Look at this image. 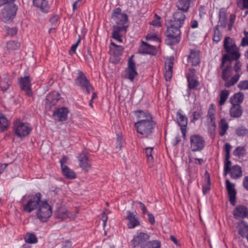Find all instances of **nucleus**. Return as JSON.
Listing matches in <instances>:
<instances>
[{
	"mask_svg": "<svg viewBox=\"0 0 248 248\" xmlns=\"http://www.w3.org/2000/svg\"><path fill=\"white\" fill-rule=\"evenodd\" d=\"M246 154V147H237L233 151V155H244Z\"/></svg>",
	"mask_w": 248,
	"mask_h": 248,
	"instance_id": "864d4df0",
	"label": "nucleus"
},
{
	"mask_svg": "<svg viewBox=\"0 0 248 248\" xmlns=\"http://www.w3.org/2000/svg\"><path fill=\"white\" fill-rule=\"evenodd\" d=\"M79 166L82 170L88 172L91 168V161L88 156H78Z\"/></svg>",
	"mask_w": 248,
	"mask_h": 248,
	"instance_id": "412c9836",
	"label": "nucleus"
},
{
	"mask_svg": "<svg viewBox=\"0 0 248 248\" xmlns=\"http://www.w3.org/2000/svg\"><path fill=\"white\" fill-rule=\"evenodd\" d=\"M110 45L115 47V50L113 52V53L114 55H119L123 52L124 48L122 46L117 45L113 42H111Z\"/></svg>",
	"mask_w": 248,
	"mask_h": 248,
	"instance_id": "603ef678",
	"label": "nucleus"
},
{
	"mask_svg": "<svg viewBox=\"0 0 248 248\" xmlns=\"http://www.w3.org/2000/svg\"><path fill=\"white\" fill-rule=\"evenodd\" d=\"M237 88L240 90H248V80L240 81L237 84Z\"/></svg>",
	"mask_w": 248,
	"mask_h": 248,
	"instance_id": "3c124183",
	"label": "nucleus"
},
{
	"mask_svg": "<svg viewBox=\"0 0 248 248\" xmlns=\"http://www.w3.org/2000/svg\"><path fill=\"white\" fill-rule=\"evenodd\" d=\"M13 130L16 136L19 138L25 137L31 131L32 128L29 124L24 123L19 119L15 121Z\"/></svg>",
	"mask_w": 248,
	"mask_h": 248,
	"instance_id": "20e7f679",
	"label": "nucleus"
},
{
	"mask_svg": "<svg viewBox=\"0 0 248 248\" xmlns=\"http://www.w3.org/2000/svg\"><path fill=\"white\" fill-rule=\"evenodd\" d=\"M232 149V146L229 143H225L223 150L225 153V155H230Z\"/></svg>",
	"mask_w": 248,
	"mask_h": 248,
	"instance_id": "338daca9",
	"label": "nucleus"
},
{
	"mask_svg": "<svg viewBox=\"0 0 248 248\" xmlns=\"http://www.w3.org/2000/svg\"><path fill=\"white\" fill-rule=\"evenodd\" d=\"M80 39H78V41L76 43L72 45V46H71V48L69 50V53L70 54H74L76 52V49L78 47V46L79 44L80 43Z\"/></svg>",
	"mask_w": 248,
	"mask_h": 248,
	"instance_id": "680f3d73",
	"label": "nucleus"
},
{
	"mask_svg": "<svg viewBox=\"0 0 248 248\" xmlns=\"http://www.w3.org/2000/svg\"><path fill=\"white\" fill-rule=\"evenodd\" d=\"M161 18L157 15H155V19L152 21L151 24L156 27L161 26V23L160 21Z\"/></svg>",
	"mask_w": 248,
	"mask_h": 248,
	"instance_id": "5fc2aeb1",
	"label": "nucleus"
},
{
	"mask_svg": "<svg viewBox=\"0 0 248 248\" xmlns=\"http://www.w3.org/2000/svg\"><path fill=\"white\" fill-rule=\"evenodd\" d=\"M25 240L26 242L29 244H35L37 242V239L36 236L31 233H27L26 234Z\"/></svg>",
	"mask_w": 248,
	"mask_h": 248,
	"instance_id": "a18cd8bd",
	"label": "nucleus"
},
{
	"mask_svg": "<svg viewBox=\"0 0 248 248\" xmlns=\"http://www.w3.org/2000/svg\"><path fill=\"white\" fill-rule=\"evenodd\" d=\"M244 94L243 93L239 92L234 93L229 99V102L232 105H239L244 100Z\"/></svg>",
	"mask_w": 248,
	"mask_h": 248,
	"instance_id": "c85d7f7f",
	"label": "nucleus"
},
{
	"mask_svg": "<svg viewBox=\"0 0 248 248\" xmlns=\"http://www.w3.org/2000/svg\"><path fill=\"white\" fill-rule=\"evenodd\" d=\"M113 31L112 33V36L113 39H115L120 43L122 42V39H121L122 33L123 32H125L126 30L125 26H118L116 25L113 26Z\"/></svg>",
	"mask_w": 248,
	"mask_h": 248,
	"instance_id": "5701e85b",
	"label": "nucleus"
},
{
	"mask_svg": "<svg viewBox=\"0 0 248 248\" xmlns=\"http://www.w3.org/2000/svg\"><path fill=\"white\" fill-rule=\"evenodd\" d=\"M176 120L179 125L181 127V132L184 138L186 136V126L187 124V118L182 113L181 109H179L176 113Z\"/></svg>",
	"mask_w": 248,
	"mask_h": 248,
	"instance_id": "2eb2a0df",
	"label": "nucleus"
},
{
	"mask_svg": "<svg viewBox=\"0 0 248 248\" xmlns=\"http://www.w3.org/2000/svg\"><path fill=\"white\" fill-rule=\"evenodd\" d=\"M18 83L20 89L24 91L28 96L32 95L31 81L29 76L21 77L18 79Z\"/></svg>",
	"mask_w": 248,
	"mask_h": 248,
	"instance_id": "4468645a",
	"label": "nucleus"
},
{
	"mask_svg": "<svg viewBox=\"0 0 248 248\" xmlns=\"http://www.w3.org/2000/svg\"><path fill=\"white\" fill-rule=\"evenodd\" d=\"M146 40H151L157 42L158 43L160 42V39L157 35L155 33L151 34L149 33L147 35L146 37Z\"/></svg>",
	"mask_w": 248,
	"mask_h": 248,
	"instance_id": "6e6d98bb",
	"label": "nucleus"
},
{
	"mask_svg": "<svg viewBox=\"0 0 248 248\" xmlns=\"http://www.w3.org/2000/svg\"><path fill=\"white\" fill-rule=\"evenodd\" d=\"M9 126V124L7 119L4 115L0 113V132L5 131Z\"/></svg>",
	"mask_w": 248,
	"mask_h": 248,
	"instance_id": "a19ab883",
	"label": "nucleus"
},
{
	"mask_svg": "<svg viewBox=\"0 0 248 248\" xmlns=\"http://www.w3.org/2000/svg\"><path fill=\"white\" fill-rule=\"evenodd\" d=\"M143 153L146 155H152V154H156L155 153L154 149L152 147L145 148L143 150Z\"/></svg>",
	"mask_w": 248,
	"mask_h": 248,
	"instance_id": "e2e57ef3",
	"label": "nucleus"
},
{
	"mask_svg": "<svg viewBox=\"0 0 248 248\" xmlns=\"http://www.w3.org/2000/svg\"><path fill=\"white\" fill-rule=\"evenodd\" d=\"M223 47L227 54L222 58L223 65L224 61L238 60L239 59L241 54L239 51V48L235 44V41L230 37H226L223 41Z\"/></svg>",
	"mask_w": 248,
	"mask_h": 248,
	"instance_id": "f03ea898",
	"label": "nucleus"
},
{
	"mask_svg": "<svg viewBox=\"0 0 248 248\" xmlns=\"http://www.w3.org/2000/svg\"><path fill=\"white\" fill-rule=\"evenodd\" d=\"M235 132L238 136H244L248 133V130L243 126H240L236 129Z\"/></svg>",
	"mask_w": 248,
	"mask_h": 248,
	"instance_id": "49530a36",
	"label": "nucleus"
},
{
	"mask_svg": "<svg viewBox=\"0 0 248 248\" xmlns=\"http://www.w3.org/2000/svg\"><path fill=\"white\" fill-rule=\"evenodd\" d=\"M226 185L230 203L232 205H234L236 202V191L234 189V185L231 183L229 180H227Z\"/></svg>",
	"mask_w": 248,
	"mask_h": 248,
	"instance_id": "a211bd4d",
	"label": "nucleus"
},
{
	"mask_svg": "<svg viewBox=\"0 0 248 248\" xmlns=\"http://www.w3.org/2000/svg\"><path fill=\"white\" fill-rule=\"evenodd\" d=\"M244 37L242 38L241 42V46H248V31H244Z\"/></svg>",
	"mask_w": 248,
	"mask_h": 248,
	"instance_id": "4d7b16f0",
	"label": "nucleus"
},
{
	"mask_svg": "<svg viewBox=\"0 0 248 248\" xmlns=\"http://www.w3.org/2000/svg\"><path fill=\"white\" fill-rule=\"evenodd\" d=\"M230 156H226V161L224 164V174L226 175L228 173H229V170L231 168V161L230 160Z\"/></svg>",
	"mask_w": 248,
	"mask_h": 248,
	"instance_id": "09e8293b",
	"label": "nucleus"
},
{
	"mask_svg": "<svg viewBox=\"0 0 248 248\" xmlns=\"http://www.w3.org/2000/svg\"><path fill=\"white\" fill-rule=\"evenodd\" d=\"M221 37L222 35L219 31V25H217L214 29L213 41L217 43L221 40Z\"/></svg>",
	"mask_w": 248,
	"mask_h": 248,
	"instance_id": "c03bdc74",
	"label": "nucleus"
},
{
	"mask_svg": "<svg viewBox=\"0 0 248 248\" xmlns=\"http://www.w3.org/2000/svg\"><path fill=\"white\" fill-rule=\"evenodd\" d=\"M126 218L128 220L127 225L129 228H134L140 225V221L136 213L135 214L127 211H126Z\"/></svg>",
	"mask_w": 248,
	"mask_h": 248,
	"instance_id": "f3484780",
	"label": "nucleus"
},
{
	"mask_svg": "<svg viewBox=\"0 0 248 248\" xmlns=\"http://www.w3.org/2000/svg\"><path fill=\"white\" fill-rule=\"evenodd\" d=\"M17 7L15 3H11L4 6L1 11V18L2 20L6 22L13 19L16 16Z\"/></svg>",
	"mask_w": 248,
	"mask_h": 248,
	"instance_id": "6e6552de",
	"label": "nucleus"
},
{
	"mask_svg": "<svg viewBox=\"0 0 248 248\" xmlns=\"http://www.w3.org/2000/svg\"><path fill=\"white\" fill-rule=\"evenodd\" d=\"M135 115L138 121L135 124H139L148 121H153L152 115L147 111L138 110L136 111Z\"/></svg>",
	"mask_w": 248,
	"mask_h": 248,
	"instance_id": "dca6fc26",
	"label": "nucleus"
},
{
	"mask_svg": "<svg viewBox=\"0 0 248 248\" xmlns=\"http://www.w3.org/2000/svg\"><path fill=\"white\" fill-rule=\"evenodd\" d=\"M61 168L62 174L66 179L72 180L77 177L76 172L67 166Z\"/></svg>",
	"mask_w": 248,
	"mask_h": 248,
	"instance_id": "c756f323",
	"label": "nucleus"
},
{
	"mask_svg": "<svg viewBox=\"0 0 248 248\" xmlns=\"http://www.w3.org/2000/svg\"><path fill=\"white\" fill-rule=\"evenodd\" d=\"M204 179L206 183L202 186V192L206 194L210 189V178L209 173L206 171L204 173Z\"/></svg>",
	"mask_w": 248,
	"mask_h": 248,
	"instance_id": "ea45409f",
	"label": "nucleus"
},
{
	"mask_svg": "<svg viewBox=\"0 0 248 248\" xmlns=\"http://www.w3.org/2000/svg\"><path fill=\"white\" fill-rule=\"evenodd\" d=\"M33 3L34 6L40 8L42 11L48 12L49 7L46 0H33Z\"/></svg>",
	"mask_w": 248,
	"mask_h": 248,
	"instance_id": "c9c22d12",
	"label": "nucleus"
},
{
	"mask_svg": "<svg viewBox=\"0 0 248 248\" xmlns=\"http://www.w3.org/2000/svg\"><path fill=\"white\" fill-rule=\"evenodd\" d=\"M20 47V43L16 41H10L6 44V48L9 53L19 49Z\"/></svg>",
	"mask_w": 248,
	"mask_h": 248,
	"instance_id": "58836bf2",
	"label": "nucleus"
},
{
	"mask_svg": "<svg viewBox=\"0 0 248 248\" xmlns=\"http://www.w3.org/2000/svg\"><path fill=\"white\" fill-rule=\"evenodd\" d=\"M60 99V94L57 92H52L48 93L46 98V103L50 105H54Z\"/></svg>",
	"mask_w": 248,
	"mask_h": 248,
	"instance_id": "a878e982",
	"label": "nucleus"
},
{
	"mask_svg": "<svg viewBox=\"0 0 248 248\" xmlns=\"http://www.w3.org/2000/svg\"><path fill=\"white\" fill-rule=\"evenodd\" d=\"M56 217L57 218H61L62 219L70 218H74L75 215L69 213L67 210L64 209H59L57 213H55Z\"/></svg>",
	"mask_w": 248,
	"mask_h": 248,
	"instance_id": "473e14b6",
	"label": "nucleus"
},
{
	"mask_svg": "<svg viewBox=\"0 0 248 248\" xmlns=\"http://www.w3.org/2000/svg\"><path fill=\"white\" fill-rule=\"evenodd\" d=\"M219 134L220 136H223L229 128V124L225 119L220 120L218 124Z\"/></svg>",
	"mask_w": 248,
	"mask_h": 248,
	"instance_id": "e433bc0d",
	"label": "nucleus"
},
{
	"mask_svg": "<svg viewBox=\"0 0 248 248\" xmlns=\"http://www.w3.org/2000/svg\"><path fill=\"white\" fill-rule=\"evenodd\" d=\"M232 69L231 66H226L222 70L221 78L224 81V86L229 88L235 85L237 82H232L233 76H232Z\"/></svg>",
	"mask_w": 248,
	"mask_h": 248,
	"instance_id": "f8f14e48",
	"label": "nucleus"
},
{
	"mask_svg": "<svg viewBox=\"0 0 248 248\" xmlns=\"http://www.w3.org/2000/svg\"><path fill=\"white\" fill-rule=\"evenodd\" d=\"M133 56H131L128 60V66L125 70L124 77L133 82L138 74L136 70V64L133 59Z\"/></svg>",
	"mask_w": 248,
	"mask_h": 248,
	"instance_id": "1a4fd4ad",
	"label": "nucleus"
},
{
	"mask_svg": "<svg viewBox=\"0 0 248 248\" xmlns=\"http://www.w3.org/2000/svg\"><path fill=\"white\" fill-rule=\"evenodd\" d=\"M187 61L193 66L198 65L200 62V52L198 50H191L187 57Z\"/></svg>",
	"mask_w": 248,
	"mask_h": 248,
	"instance_id": "b1692460",
	"label": "nucleus"
},
{
	"mask_svg": "<svg viewBox=\"0 0 248 248\" xmlns=\"http://www.w3.org/2000/svg\"><path fill=\"white\" fill-rule=\"evenodd\" d=\"M52 213V208L46 202H42L36 211L37 218L41 222L47 221Z\"/></svg>",
	"mask_w": 248,
	"mask_h": 248,
	"instance_id": "39448f33",
	"label": "nucleus"
},
{
	"mask_svg": "<svg viewBox=\"0 0 248 248\" xmlns=\"http://www.w3.org/2000/svg\"><path fill=\"white\" fill-rule=\"evenodd\" d=\"M247 208L244 205L237 206L233 211V215L236 219L243 218L247 211Z\"/></svg>",
	"mask_w": 248,
	"mask_h": 248,
	"instance_id": "7c9ffc66",
	"label": "nucleus"
},
{
	"mask_svg": "<svg viewBox=\"0 0 248 248\" xmlns=\"http://www.w3.org/2000/svg\"><path fill=\"white\" fill-rule=\"evenodd\" d=\"M227 15L226 10L225 8H221L219 12V26L225 28L226 26Z\"/></svg>",
	"mask_w": 248,
	"mask_h": 248,
	"instance_id": "f704fd0d",
	"label": "nucleus"
},
{
	"mask_svg": "<svg viewBox=\"0 0 248 248\" xmlns=\"http://www.w3.org/2000/svg\"><path fill=\"white\" fill-rule=\"evenodd\" d=\"M190 5V0H178L176 6L178 10L183 12H187Z\"/></svg>",
	"mask_w": 248,
	"mask_h": 248,
	"instance_id": "72a5a7b5",
	"label": "nucleus"
},
{
	"mask_svg": "<svg viewBox=\"0 0 248 248\" xmlns=\"http://www.w3.org/2000/svg\"><path fill=\"white\" fill-rule=\"evenodd\" d=\"M139 52L141 54L155 55L156 52V48L155 46L142 42L139 49Z\"/></svg>",
	"mask_w": 248,
	"mask_h": 248,
	"instance_id": "aec40b11",
	"label": "nucleus"
},
{
	"mask_svg": "<svg viewBox=\"0 0 248 248\" xmlns=\"http://www.w3.org/2000/svg\"><path fill=\"white\" fill-rule=\"evenodd\" d=\"M78 74V77L75 79V84L85 91L87 93L89 94L93 90V87L91 85L90 81L82 72L79 71Z\"/></svg>",
	"mask_w": 248,
	"mask_h": 248,
	"instance_id": "423d86ee",
	"label": "nucleus"
},
{
	"mask_svg": "<svg viewBox=\"0 0 248 248\" xmlns=\"http://www.w3.org/2000/svg\"><path fill=\"white\" fill-rule=\"evenodd\" d=\"M230 94V92L227 90H223L220 92V93L219 95V105L220 106H222L225 103L226 100L229 97Z\"/></svg>",
	"mask_w": 248,
	"mask_h": 248,
	"instance_id": "79ce46f5",
	"label": "nucleus"
},
{
	"mask_svg": "<svg viewBox=\"0 0 248 248\" xmlns=\"http://www.w3.org/2000/svg\"><path fill=\"white\" fill-rule=\"evenodd\" d=\"M189 162L190 163H196V164H202L203 162V160L202 159H201V158H200V159H198V158H194V157H189Z\"/></svg>",
	"mask_w": 248,
	"mask_h": 248,
	"instance_id": "0e129e2a",
	"label": "nucleus"
},
{
	"mask_svg": "<svg viewBox=\"0 0 248 248\" xmlns=\"http://www.w3.org/2000/svg\"><path fill=\"white\" fill-rule=\"evenodd\" d=\"M68 110L67 108L62 107L59 108L54 111L53 116L56 120L62 122L67 119Z\"/></svg>",
	"mask_w": 248,
	"mask_h": 248,
	"instance_id": "6ab92c4d",
	"label": "nucleus"
},
{
	"mask_svg": "<svg viewBox=\"0 0 248 248\" xmlns=\"http://www.w3.org/2000/svg\"><path fill=\"white\" fill-rule=\"evenodd\" d=\"M122 137L120 136H118L116 143V148L118 150H121L122 147Z\"/></svg>",
	"mask_w": 248,
	"mask_h": 248,
	"instance_id": "69168bd1",
	"label": "nucleus"
},
{
	"mask_svg": "<svg viewBox=\"0 0 248 248\" xmlns=\"http://www.w3.org/2000/svg\"><path fill=\"white\" fill-rule=\"evenodd\" d=\"M149 238L150 235L148 233L138 232L131 241V245L134 248L137 246H140V248H141L143 246L145 245Z\"/></svg>",
	"mask_w": 248,
	"mask_h": 248,
	"instance_id": "9b49d317",
	"label": "nucleus"
},
{
	"mask_svg": "<svg viewBox=\"0 0 248 248\" xmlns=\"http://www.w3.org/2000/svg\"><path fill=\"white\" fill-rule=\"evenodd\" d=\"M173 20H168L165 22L167 27L166 35L167 38L173 41L180 36V29L183 26L186 16L181 12H176L173 15Z\"/></svg>",
	"mask_w": 248,
	"mask_h": 248,
	"instance_id": "f257e3e1",
	"label": "nucleus"
},
{
	"mask_svg": "<svg viewBox=\"0 0 248 248\" xmlns=\"http://www.w3.org/2000/svg\"><path fill=\"white\" fill-rule=\"evenodd\" d=\"M0 78V88L2 91L5 92L7 90L12 84L11 78L8 74H3Z\"/></svg>",
	"mask_w": 248,
	"mask_h": 248,
	"instance_id": "393cba45",
	"label": "nucleus"
},
{
	"mask_svg": "<svg viewBox=\"0 0 248 248\" xmlns=\"http://www.w3.org/2000/svg\"><path fill=\"white\" fill-rule=\"evenodd\" d=\"M5 28L6 31V33L9 36H13L15 35L17 33V29L16 28H9L8 27H5Z\"/></svg>",
	"mask_w": 248,
	"mask_h": 248,
	"instance_id": "13d9d810",
	"label": "nucleus"
},
{
	"mask_svg": "<svg viewBox=\"0 0 248 248\" xmlns=\"http://www.w3.org/2000/svg\"><path fill=\"white\" fill-rule=\"evenodd\" d=\"M213 105L212 104L210 105V107L208 109V113L206 116L207 121L211 124L213 126H216L215 123V110L213 108Z\"/></svg>",
	"mask_w": 248,
	"mask_h": 248,
	"instance_id": "4c0bfd02",
	"label": "nucleus"
},
{
	"mask_svg": "<svg viewBox=\"0 0 248 248\" xmlns=\"http://www.w3.org/2000/svg\"><path fill=\"white\" fill-rule=\"evenodd\" d=\"M173 57L167 59L165 62V78L167 81L170 80L172 75V68L173 66Z\"/></svg>",
	"mask_w": 248,
	"mask_h": 248,
	"instance_id": "4be33fe9",
	"label": "nucleus"
},
{
	"mask_svg": "<svg viewBox=\"0 0 248 248\" xmlns=\"http://www.w3.org/2000/svg\"><path fill=\"white\" fill-rule=\"evenodd\" d=\"M203 114V111L201 107L196 111L193 112L192 121L195 122L199 120Z\"/></svg>",
	"mask_w": 248,
	"mask_h": 248,
	"instance_id": "8fccbe9b",
	"label": "nucleus"
},
{
	"mask_svg": "<svg viewBox=\"0 0 248 248\" xmlns=\"http://www.w3.org/2000/svg\"><path fill=\"white\" fill-rule=\"evenodd\" d=\"M204 140L201 136L194 135L190 137V147L193 151L202 150L204 146Z\"/></svg>",
	"mask_w": 248,
	"mask_h": 248,
	"instance_id": "ddd939ff",
	"label": "nucleus"
},
{
	"mask_svg": "<svg viewBox=\"0 0 248 248\" xmlns=\"http://www.w3.org/2000/svg\"><path fill=\"white\" fill-rule=\"evenodd\" d=\"M242 108L239 105H232L229 110L230 116L234 118L240 117L242 116Z\"/></svg>",
	"mask_w": 248,
	"mask_h": 248,
	"instance_id": "cd10ccee",
	"label": "nucleus"
},
{
	"mask_svg": "<svg viewBox=\"0 0 248 248\" xmlns=\"http://www.w3.org/2000/svg\"><path fill=\"white\" fill-rule=\"evenodd\" d=\"M188 87L190 89H195L199 85L198 81L196 78L187 79Z\"/></svg>",
	"mask_w": 248,
	"mask_h": 248,
	"instance_id": "de8ad7c7",
	"label": "nucleus"
},
{
	"mask_svg": "<svg viewBox=\"0 0 248 248\" xmlns=\"http://www.w3.org/2000/svg\"><path fill=\"white\" fill-rule=\"evenodd\" d=\"M134 125L137 132L144 138H147L151 135L156 127V124L154 121H147L146 122Z\"/></svg>",
	"mask_w": 248,
	"mask_h": 248,
	"instance_id": "7ed1b4c3",
	"label": "nucleus"
},
{
	"mask_svg": "<svg viewBox=\"0 0 248 248\" xmlns=\"http://www.w3.org/2000/svg\"><path fill=\"white\" fill-rule=\"evenodd\" d=\"M41 195L40 193L36 194L31 198L27 203L25 205L24 209L25 211L31 213L36 209L42 202L41 201Z\"/></svg>",
	"mask_w": 248,
	"mask_h": 248,
	"instance_id": "9d476101",
	"label": "nucleus"
},
{
	"mask_svg": "<svg viewBox=\"0 0 248 248\" xmlns=\"http://www.w3.org/2000/svg\"><path fill=\"white\" fill-rule=\"evenodd\" d=\"M197 172V169L195 167H191L189 166L187 170V172L189 177L192 178L194 177V174Z\"/></svg>",
	"mask_w": 248,
	"mask_h": 248,
	"instance_id": "052dcab7",
	"label": "nucleus"
},
{
	"mask_svg": "<svg viewBox=\"0 0 248 248\" xmlns=\"http://www.w3.org/2000/svg\"><path fill=\"white\" fill-rule=\"evenodd\" d=\"M236 62L233 66V70L235 73V74L233 76V78L232 79L233 82H238L243 73L241 70L242 63L238 60H235Z\"/></svg>",
	"mask_w": 248,
	"mask_h": 248,
	"instance_id": "bb28decb",
	"label": "nucleus"
},
{
	"mask_svg": "<svg viewBox=\"0 0 248 248\" xmlns=\"http://www.w3.org/2000/svg\"><path fill=\"white\" fill-rule=\"evenodd\" d=\"M238 233L242 237H246L248 234V226L243 223L239 224L238 226Z\"/></svg>",
	"mask_w": 248,
	"mask_h": 248,
	"instance_id": "37998d69",
	"label": "nucleus"
},
{
	"mask_svg": "<svg viewBox=\"0 0 248 248\" xmlns=\"http://www.w3.org/2000/svg\"><path fill=\"white\" fill-rule=\"evenodd\" d=\"M68 161V158L66 156H63L62 158L60 160V163L61 165V168H62L64 166H66V163H67Z\"/></svg>",
	"mask_w": 248,
	"mask_h": 248,
	"instance_id": "774afa93",
	"label": "nucleus"
},
{
	"mask_svg": "<svg viewBox=\"0 0 248 248\" xmlns=\"http://www.w3.org/2000/svg\"><path fill=\"white\" fill-rule=\"evenodd\" d=\"M229 173L230 174L231 178L233 179L239 178L242 175L241 168L238 165L233 166L229 170Z\"/></svg>",
	"mask_w": 248,
	"mask_h": 248,
	"instance_id": "2f4dec72",
	"label": "nucleus"
},
{
	"mask_svg": "<svg viewBox=\"0 0 248 248\" xmlns=\"http://www.w3.org/2000/svg\"><path fill=\"white\" fill-rule=\"evenodd\" d=\"M112 18L115 22L116 26H125V29H127L128 26L127 16L125 14H122L120 8H116L113 11Z\"/></svg>",
	"mask_w": 248,
	"mask_h": 248,
	"instance_id": "0eeeda50",
	"label": "nucleus"
},
{
	"mask_svg": "<svg viewBox=\"0 0 248 248\" xmlns=\"http://www.w3.org/2000/svg\"><path fill=\"white\" fill-rule=\"evenodd\" d=\"M195 73L196 71L194 68H189L188 72L186 74L187 80L196 78Z\"/></svg>",
	"mask_w": 248,
	"mask_h": 248,
	"instance_id": "bf43d9fd",
	"label": "nucleus"
}]
</instances>
